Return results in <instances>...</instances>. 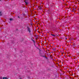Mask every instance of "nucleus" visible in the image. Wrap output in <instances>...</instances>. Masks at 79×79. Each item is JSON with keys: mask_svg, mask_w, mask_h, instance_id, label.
I'll list each match as a JSON object with an SVG mask.
<instances>
[{"mask_svg": "<svg viewBox=\"0 0 79 79\" xmlns=\"http://www.w3.org/2000/svg\"><path fill=\"white\" fill-rule=\"evenodd\" d=\"M2 12H0V16H2Z\"/></svg>", "mask_w": 79, "mask_h": 79, "instance_id": "20e7f679", "label": "nucleus"}, {"mask_svg": "<svg viewBox=\"0 0 79 79\" xmlns=\"http://www.w3.org/2000/svg\"><path fill=\"white\" fill-rule=\"evenodd\" d=\"M18 18H19V16H18Z\"/></svg>", "mask_w": 79, "mask_h": 79, "instance_id": "0eeeda50", "label": "nucleus"}, {"mask_svg": "<svg viewBox=\"0 0 79 79\" xmlns=\"http://www.w3.org/2000/svg\"><path fill=\"white\" fill-rule=\"evenodd\" d=\"M13 20V19H10V21H12Z\"/></svg>", "mask_w": 79, "mask_h": 79, "instance_id": "423d86ee", "label": "nucleus"}, {"mask_svg": "<svg viewBox=\"0 0 79 79\" xmlns=\"http://www.w3.org/2000/svg\"><path fill=\"white\" fill-rule=\"evenodd\" d=\"M27 29L28 31H29V32L30 33V32H31V30L30 29L29 27H27Z\"/></svg>", "mask_w": 79, "mask_h": 79, "instance_id": "f03ea898", "label": "nucleus"}, {"mask_svg": "<svg viewBox=\"0 0 79 79\" xmlns=\"http://www.w3.org/2000/svg\"><path fill=\"white\" fill-rule=\"evenodd\" d=\"M6 79H8V78H6Z\"/></svg>", "mask_w": 79, "mask_h": 79, "instance_id": "1a4fd4ad", "label": "nucleus"}, {"mask_svg": "<svg viewBox=\"0 0 79 79\" xmlns=\"http://www.w3.org/2000/svg\"><path fill=\"white\" fill-rule=\"evenodd\" d=\"M0 1H1V0H0Z\"/></svg>", "mask_w": 79, "mask_h": 79, "instance_id": "9d476101", "label": "nucleus"}, {"mask_svg": "<svg viewBox=\"0 0 79 79\" xmlns=\"http://www.w3.org/2000/svg\"><path fill=\"white\" fill-rule=\"evenodd\" d=\"M51 35H52V36H53V37H55V35L54 34H51Z\"/></svg>", "mask_w": 79, "mask_h": 79, "instance_id": "7ed1b4c3", "label": "nucleus"}, {"mask_svg": "<svg viewBox=\"0 0 79 79\" xmlns=\"http://www.w3.org/2000/svg\"><path fill=\"white\" fill-rule=\"evenodd\" d=\"M7 78L6 77H3V79H6Z\"/></svg>", "mask_w": 79, "mask_h": 79, "instance_id": "39448f33", "label": "nucleus"}, {"mask_svg": "<svg viewBox=\"0 0 79 79\" xmlns=\"http://www.w3.org/2000/svg\"><path fill=\"white\" fill-rule=\"evenodd\" d=\"M1 79H2V77H1Z\"/></svg>", "mask_w": 79, "mask_h": 79, "instance_id": "6e6552de", "label": "nucleus"}, {"mask_svg": "<svg viewBox=\"0 0 79 79\" xmlns=\"http://www.w3.org/2000/svg\"><path fill=\"white\" fill-rule=\"evenodd\" d=\"M20 79H21V78H20Z\"/></svg>", "mask_w": 79, "mask_h": 79, "instance_id": "9b49d317", "label": "nucleus"}, {"mask_svg": "<svg viewBox=\"0 0 79 79\" xmlns=\"http://www.w3.org/2000/svg\"><path fill=\"white\" fill-rule=\"evenodd\" d=\"M25 3L26 5H28L29 4V2L27 0H25Z\"/></svg>", "mask_w": 79, "mask_h": 79, "instance_id": "f257e3e1", "label": "nucleus"}]
</instances>
